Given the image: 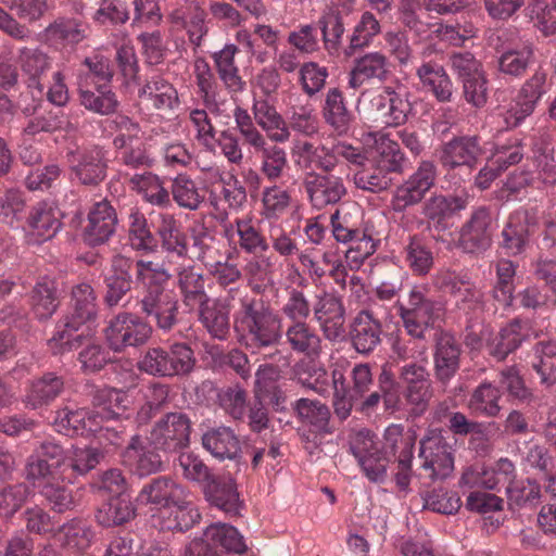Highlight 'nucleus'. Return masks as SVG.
Segmentation results:
<instances>
[{
	"instance_id": "53",
	"label": "nucleus",
	"mask_w": 556,
	"mask_h": 556,
	"mask_svg": "<svg viewBox=\"0 0 556 556\" xmlns=\"http://www.w3.org/2000/svg\"><path fill=\"white\" fill-rule=\"evenodd\" d=\"M178 288L182 294L184 303L193 308L207 299L204 290L203 275L192 266L178 267Z\"/></svg>"
},
{
	"instance_id": "5",
	"label": "nucleus",
	"mask_w": 556,
	"mask_h": 556,
	"mask_svg": "<svg viewBox=\"0 0 556 556\" xmlns=\"http://www.w3.org/2000/svg\"><path fill=\"white\" fill-rule=\"evenodd\" d=\"M352 384L346 381L342 370L333 369L332 407L337 418L345 420L351 416L354 405L369 391L372 384V375L368 364H358L351 371Z\"/></svg>"
},
{
	"instance_id": "13",
	"label": "nucleus",
	"mask_w": 556,
	"mask_h": 556,
	"mask_svg": "<svg viewBox=\"0 0 556 556\" xmlns=\"http://www.w3.org/2000/svg\"><path fill=\"white\" fill-rule=\"evenodd\" d=\"M152 328L138 316L123 313L113 318L105 329L110 348H136L143 345Z\"/></svg>"
},
{
	"instance_id": "45",
	"label": "nucleus",
	"mask_w": 556,
	"mask_h": 556,
	"mask_svg": "<svg viewBox=\"0 0 556 556\" xmlns=\"http://www.w3.org/2000/svg\"><path fill=\"white\" fill-rule=\"evenodd\" d=\"M94 517L101 527H118L136 517V507L126 495L112 496L97 509Z\"/></svg>"
},
{
	"instance_id": "1",
	"label": "nucleus",
	"mask_w": 556,
	"mask_h": 556,
	"mask_svg": "<svg viewBox=\"0 0 556 556\" xmlns=\"http://www.w3.org/2000/svg\"><path fill=\"white\" fill-rule=\"evenodd\" d=\"M136 301L140 312L153 317L159 328L168 330L176 323L178 301L167 290L161 279L167 281L169 275L151 261L136 262Z\"/></svg>"
},
{
	"instance_id": "7",
	"label": "nucleus",
	"mask_w": 556,
	"mask_h": 556,
	"mask_svg": "<svg viewBox=\"0 0 556 556\" xmlns=\"http://www.w3.org/2000/svg\"><path fill=\"white\" fill-rule=\"evenodd\" d=\"M419 444L418 456L425 477L432 481L450 477L454 470L453 448L443 431L429 430Z\"/></svg>"
},
{
	"instance_id": "58",
	"label": "nucleus",
	"mask_w": 556,
	"mask_h": 556,
	"mask_svg": "<svg viewBox=\"0 0 556 556\" xmlns=\"http://www.w3.org/2000/svg\"><path fill=\"white\" fill-rule=\"evenodd\" d=\"M202 540L211 546L219 545L227 552L236 554H242L247 551L243 538L237 529L226 523L218 522L208 526L203 533Z\"/></svg>"
},
{
	"instance_id": "54",
	"label": "nucleus",
	"mask_w": 556,
	"mask_h": 556,
	"mask_svg": "<svg viewBox=\"0 0 556 556\" xmlns=\"http://www.w3.org/2000/svg\"><path fill=\"white\" fill-rule=\"evenodd\" d=\"M63 389L64 381L62 377L48 372L31 383L25 402L31 408H38L56 399Z\"/></svg>"
},
{
	"instance_id": "3",
	"label": "nucleus",
	"mask_w": 556,
	"mask_h": 556,
	"mask_svg": "<svg viewBox=\"0 0 556 556\" xmlns=\"http://www.w3.org/2000/svg\"><path fill=\"white\" fill-rule=\"evenodd\" d=\"M235 327L245 333L251 343L268 346L281 339V319L262 299L245 295L235 315Z\"/></svg>"
},
{
	"instance_id": "49",
	"label": "nucleus",
	"mask_w": 556,
	"mask_h": 556,
	"mask_svg": "<svg viewBox=\"0 0 556 556\" xmlns=\"http://www.w3.org/2000/svg\"><path fill=\"white\" fill-rule=\"evenodd\" d=\"M534 61L533 47L529 42H522L514 48H508L498 59V71L510 77H521Z\"/></svg>"
},
{
	"instance_id": "26",
	"label": "nucleus",
	"mask_w": 556,
	"mask_h": 556,
	"mask_svg": "<svg viewBox=\"0 0 556 556\" xmlns=\"http://www.w3.org/2000/svg\"><path fill=\"white\" fill-rule=\"evenodd\" d=\"M483 152L478 136H459L442 147L440 162L446 169L466 167L471 170L477 166Z\"/></svg>"
},
{
	"instance_id": "10",
	"label": "nucleus",
	"mask_w": 556,
	"mask_h": 556,
	"mask_svg": "<svg viewBox=\"0 0 556 556\" xmlns=\"http://www.w3.org/2000/svg\"><path fill=\"white\" fill-rule=\"evenodd\" d=\"M191 421L186 414L168 413L152 428L150 443L156 450L177 452L189 445Z\"/></svg>"
},
{
	"instance_id": "31",
	"label": "nucleus",
	"mask_w": 556,
	"mask_h": 556,
	"mask_svg": "<svg viewBox=\"0 0 556 556\" xmlns=\"http://www.w3.org/2000/svg\"><path fill=\"white\" fill-rule=\"evenodd\" d=\"M138 96L148 106L161 112H172L180 104L177 89L159 75L148 78L139 89Z\"/></svg>"
},
{
	"instance_id": "64",
	"label": "nucleus",
	"mask_w": 556,
	"mask_h": 556,
	"mask_svg": "<svg viewBox=\"0 0 556 556\" xmlns=\"http://www.w3.org/2000/svg\"><path fill=\"white\" fill-rule=\"evenodd\" d=\"M31 305L35 316L45 320L50 318L59 306V298L53 281L38 282L31 292Z\"/></svg>"
},
{
	"instance_id": "56",
	"label": "nucleus",
	"mask_w": 556,
	"mask_h": 556,
	"mask_svg": "<svg viewBox=\"0 0 556 556\" xmlns=\"http://www.w3.org/2000/svg\"><path fill=\"white\" fill-rule=\"evenodd\" d=\"M378 167L383 168L392 174L402 170L404 154L399 143L392 140L388 135L379 134L376 139L375 152L369 160Z\"/></svg>"
},
{
	"instance_id": "25",
	"label": "nucleus",
	"mask_w": 556,
	"mask_h": 556,
	"mask_svg": "<svg viewBox=\"0 0 556 556\" xmlns=\"http://www.w3.org/2000/svg\"><path fill=\"white\" fill-rule=\"evenodd\" d=\"M304 188L312 205L319 210L337 204L346 194L343 179L333 174L307 172Z\"/></svg>"
},
{
	"instance_id": "11",
	"label": "nucleus",
	"mask_w": 556,
	"mask_h": 556,
	"mask_svg": "<svg viewBox=\"0 0 556 556\" xmlns=\"http://www.w3.org/2000/svg\"><path fill=\"white\" fill-rule=\"evenodd\" d=\"M432 51V45L422 49L416 76L426 93H430L438 102L447 103L453 100L454 84L442 64L428 59Z\"/></svg>"
},
{
	"instance_id": "27",
	"label": "nucleus",
	"mask_w": 556,
	"mask_h": 556,
	"mask_svg": "<svg viewBox=\"0 0 556 556\" xmlns=\"http://www.w3.org/2000/svg\"><path fill=\"white\" fill-rule=\"evenodd\" d=\"M134 261L122 254H116L111 260L109 271L104 275V303L110 306H116L122 299L131 290L132 277L131 268Z\"/></svg>"
},
{
	"instance_id": "6",
	"label": "nucleus",
	"mask_w": 556,
	"mask_h": 556,
	"mask_svg": "<svg viewBox=\"0 0 556 556\" xmlns=\"http://www.w3.org/2000/svg\"><path fill=\"white\" fill-rule=\"evenodd\" d=\"M397 304L405 330L414 339H425L443 315L442 304L429 299L419 288L410 290L407 304Z\"/></svg>"
},
{
	"instance_id": "55",
	"label": "nucleus",
	"mask_w": 556,
	"mask_h": 556,
	"mask_svg": "<svg viewBox=\"0 0 556 556\" xmlns=\"http://www.w3.org/2000/svg\"><path fill=\"white\" fill-rule=\"evenodd\" d=\"M382 334L380 321H376L365 313H358L355 316L350 331L353 348H375L381 343Z\"/></svg>"
},
{
	"instance_id": "17",
	"label": "nucleus",
	"mask_w": 556,
	"mask_h": 556,
	"mask_svg": "<svg viewBox=\"0 0 556 556\" xmlns=\"http://www.w3.org/2000/svg\"><path fill=\"white\" fill-rule=\"evenodd\" d=\"M62 226L61 212L52 203L39 202L31 207L24 231L27 243L41 244L52 239Z\"/></svg>"
},
{
	"instance_id": "39",
	"label": "nucleus",
	"mask_w": 556,
	"mask_h": 556,
	"mask_svg": "<svg viewBox=\"0 0 556 556\" xmlns=\"http://www.w3.org/2000/svg\"><path fill=\"white\" fill-rule=\"evenodd\" d=\"M195 84L204 106L211 113H218L226 98L208 63L199 59L194 63Z\"/></svg>"
},
{
	"instance_id": "35",
	"label": "nucleus",
	"mask_w": 556,
	"mask_h": 556,
	"mask_svg": "<svg viewBox=\"0 0 556 556\" xmlns=\"http://www.w3.org/2000/svg\"><path fill=\"white\" fill-rule=\"evenodd\" d=\"M325 123L338 135H345L351 128L353 114L348 109L344 93L337 87L329 88L321 102Z\"/></svg>"
},
{
	"instance_id": "4",
	"label": "nucleus",
	"mask_w": 556,
	"mask_h": 556,
	"mask_svg": "<svg viewBox=\"0 0 556 556\" xmlns=\"http://www.w3.org/2000/svg\"><path fill=\"white\" fill-rule=\"evenodd\" d=\"M294 153L299 156V164L304 169L319 170L321 174H331L341 159L355 165L363 164L365 160L361 148L353 147L345 141H338L328 147L300 140L295 143Z\"/></svg>"
},
{
	"instance_id": "14",
	"label": "nucleus",
	"mask_w": 556,
	"mask_h": 556,
	"mask_svg": "<svg viewBox=\"0 0 556 556\" xmlns=\"http://www.w3.org/2000/svg\"><path fill=\"white\" fill-rule=\"evenodd\" d=\"M375 434L366 429L356 432L350 441V450L358 459L366 477L374 481H383L387 473V457L380 455Z\"/></svg>"
},
{
	"instance_id": "22",
	"label": "nucleus",
	"mask_w": 556,
	"mask_h": 556,
	"mask_svg": "<svg viewBox=\"0 0 556 556\" xmlns=\"http://www.w3.org/2000/svg\"><path fill=\"white\" fill-rule=\"evenodd\" d=\"M490 211L480 206L472 211L470 218L462 226L458 243L466 253H482L492 242Z\"/></svg>"
},
{
	"instance_id": "32",
	"label": "nucleus",
	"mask_w": 556,
	"mask_h": 556,
	"mask_svg": "<svg viewBox=\"0 0 556 556\" xmlns=\"http://www.w3.org/2000/svg\"><path fill=\"white\" fill-rule=\"evenodd\" d=\"M383 439L380 455L387 457V465L391 457H394L402 471L408 470L412 465L415 434L404 433L401 425H391L386 429Z\"/></svg>"
},
{
	"instance_id": "52",
	"label": "nucleus",
	"mask_w": 556,
	"mask_h": 556,
	"mask_svg": "<svg viewBox=\"0 0 556 556\" xmlns=\"http://www.w3.org/2000/svg\"><path fill=\"white\" fill-rule=\"evenodd\" d=\"M129 182L131 189L141 194L144 201L159 206L170 204V193L156 175L148 172L135 174L130 177Z\"/></svg>"
},
{
	"instance_id": "38",
	"label": "nucleus",
	"mask_w": 556,
	"mask_h": 556,
	"mask_svg": "<svg viewBox=\"0 0 556 556\" xmlns=\"http://www.w3.org/2000/svg\"><path fill=\"white\" fill-rule=\"evenodd\" d=\"M231 227L238 236L239 248L248 254L269 252V242L261 229V220L248 214L237 217Z\"/></svg>"
},
{
	"instance_id": "36",
	"label": "nucleus",
	"mask_w": 556,
	"mask_h": 556,
	"mask_svg": "<svg viewBox=\"0 0 556 556\" xmlns=\"http://www.w3.org/2000/svg\"><path fill=\"white\" fill-rule=\"evenodd\" d=\"M245 262L243 274L248 286L256 293L261 294L266 287L274 283V273L277 257L273 252H258Z\"/></svg>"
},
{
	"instance_id": "44",
	"label": "nucleus",
	"mask_w": 556,
	"mask_h": 556,
	"mask_svg": "<svg viewBox=\"0 0 556 556\" xmlns=\"http://www.w3.org/2000/svg\"><path fill=\"white\" fill-rule=\"evenodd\" d=\"M103 453L93 446H72L67 450V459L62 480L72 481L76 477L86 476L102 460Z\"/></svg>"
},
{
	"instance_id": "12",
	"label": "nucleus",
	"mask_w": 556,
	"mask_h": 556,
	"mask_svg": "<svg viewBox=\"0 0 556 556\" xmlns=\"http://www.w3.org/2000/svg\"><path fill=\"white\" fill-rule=\"evenodd\" d=\"M68 163L74 179L81 185L96 186L106 177V151L99 146L71 152Z\"/></svg>"
},
{
	"instance_id": "18",
	"label": "nucleus",
	"mask_w": 556,
	"mask_h": 556,
	"mask_svg": "<svg viewBox=\"0 0 556 556\" xmlns=\"http://www.w3.org/2000/svg\"><path fill=\"white\" fill-rule=\"evenodd\" d=\"M538 226L536 211L519 208L513 212L503 228V248L509 255H518L525 252L530 241V236Z\"/></svg>"
},
{
	"instance_id": "62",
	"label": "nucleus",
	"mask_w": 556,
	"mask_h": 556,
	"mask_svg": "<svg viewBox=\"0 0 556 556\" xmlns=\"http://www.w3.org/2000/svg\"><path fill=\"white\" fill-rule=\"evenodd\" d=\"M288 131H294L304 137H314L319 132V121L312 105H294L288 111Z\"/></svg>"
},
{
	"instance_id": "51",
	"label": "nucleus",
	"mask_w": 556,
	"mask_h": 556,
	"mask_svg": "<svg viewBox=\"0 0 556 556\" xmlns=\"http://www.w3.org/2000/svg\"><path fill=\"white\" fill-rule=\"evenodd\" d=\"M200 306V318L208 332L217 339H224L229 331V312L218 300H204Z\"/></svg>"
},
{
	"instance_id": "19",
	"label": "nucleus",
	"mask_w": 556,
	"mask_h": 556,
	"mask_svg": "<svg viewBox=\"0 0 556 556\" xmlns=\"http://www.w3.org/2000/svg\"><path fill=\"white\" fill-rule=\"evenodd\" d=\"M400 378L405 383L404 396L410 413L414 416L422 415L433 395L428 372L421 366L409 364L402 367Z\"/></svg>"
},
{
	"instance_id": "15",
	"label": "nucleus",
	"mask_w": 556,
	"mask_h": 556,
	"mask_svg": "<svg viewBox=\"0 0 556 556\" xmlns=\"http://www.w3.org/2000/svg\"><path fill=\"white\" fill-rule=\"evenodd\" d=\"M545 83L546 74L542 71H536L526 80L517 97L504 113V121L508 128L519 126L526 117L533 113L535 105L546 92Z\"/></svg>"
},
{
	"instance_id": "59",
	"label": "nucleus",
	"mask_w": 556,
	"mask_h": 556,
	"mask_svg": "<svg viewBox=\"0 0 556 556\" xmlns=\"http://www.w3.org/2000/svg\"><path fill=\"white\" fill-rule=\"evenodd\" d=\"M294 409L302 422L311 426L318 432H330L329 421L331 414L326 404L317 400L300 399L295 402Z\"/></svg>"
},
{
	"instance_id": "61",
	"label": "nucleus",
	"mask_w": 556,
	"mask_h": 556,
	"mask_svg": "<svg viewBox=\"0 0 556 556\" xmlns=\"http://www.w3.org/2000/svg\"><path fill=\"white\" fill-rule=\"evenodd\" d=\"M54 479H43V481H28L34 488L39 490V493L51 506V509L56 513H65L75 506L74 498L70 490L64 485L55 482Z\"/></svg>"
},
{
	"instance_id": "47",
	"label": "nucleus",
	"mask_w": 556,
	"mask_h": 556,
	"mask_svg": "<svg viewBox=\"0 0 556 556\" xmlns=\"http://www.w3.org/2000/svg\"><path fill=\"white\" fill-rule=\"evenodd\" d=\"M380 33V21L374 12L364 11L348 37L349 46L345 49V54L351 56L356 51L370 47Z\"/></svg>"
},
{
	"instance_id": "9",
	"label": "nucleus",
	"mask_w": 556,
	"mask_h": 556,
	"mask_svg": "<svg viewBox=\"0 0 556 556\" xmlns=\"http://www.w3.org/2000/svg\"><path fill=\"white\" fill-rule=\"evenodd\" d=\"M67 459V450L65 451L59 443L46 440L39 444L31 455L28 456L24 477L26 481H43V479H54L56 475H64V468Z\"/></svg>"
},
{
	"instance_id": "60",
	"label": "nucleus",
	"mask_w": 556,
	"mask_h": 556,
	"mask_svg": "<svg viewBox=\"0 0 556 556\" xmlns=\"http://www.w3.org/2000/svg\"><path fill=\"white\" fill-rule=\"evenodd\" d=\"M126 453L129 458L136 459L135 470L140 477H147L163 469V462L160 455L148 450L139 435L131 438Z\"/></svg>"
},
{
	"instance_id": "28",
	"label": "nucleus",
	"mask_w": 556,
	"mask_h": 556,
	"mask_svg": "<svg viewBox=\"0 0 556 556\" xmlns=\"http://www.w3.org/2000/svg\"><path fill=\"white\" fill-rule=\"evenodd\" d=\"M117 215L108 200L94 203L88 213V223L85 227V240L90 245L106 242L115 232Z\"/></svg>"
},
{
	"instance_id": "8",
	"label": "nucleus",
	"mask_w": 556,
	"mask_h": 556,
	"mask_svg": "<svg viewBox=\"0 0 556 556\" xmlns=\"http://www.w3.org/2000/svg\"><path fill=\"white\" fill-rule=\"evenodd\" d=\"M437 175V166L433 162H420L415 172L396 187L391 200L392 210L403 213L407 207L420 203L434 186Z\"/></svg>"
},
{
	"instance_id": "46",
	"label": "nucleus",
	"mask_w": 556,
	"mask_h": 556,
	"mask_svg": "<svg viewBox=\"0 0 556 556\" xmlns=\"http://www.w3.org/2000/svg\"><path fill=\"white\" fill-rule=\"evenodd\" d=\"M54 536L65 548L86 551L92 544L94 531L85 520L73 518L59 527Z\"/></svg>"
},
{
	"instance_id": "29",
	"label": "nucleus",
	"mask_w": 556,
	"mask_h": 556,
	"mask_svg": "<svg viewBox=\"0 0 556 556\" xmlns=\"http://www.w3.org/2000/svg\"><path fill=\"white\" fill-rule=\"evenodd\" d=\"M370 105L377 111L382 123L391 127L405 124L412 111L408 99L390 86L383 87L381 92L370 100Z\"/></svg>"
},
{
	"instance_id": "50",
	"label": "nucleus",
	"mask_w": 556,
	"mask_h": 556,
	"mask_svg": "<svg viewBox=\"0 0 556 556\" xmlns=\"http://www.w3.org/2000/svg\"><path fill=\"white\" fill-rule=\"evenodd\" d=\"M431 27L437 38L454 47L464 46L466 41L476 38L479 33L470 15H463L455 24L435 23Z\"/></svg>"
},
{
	"instance_id": "33",
	"label": "nucleus",
	"mask_w": 556,
	"mask_h": 556,
	"mask_svg": "<svg viewBox=\"0 0 556 556\" xmlns=\"http://www.w3.org/2000/svg\"><path fill=\"white\" fill-rule=\"evenodd\" d=\"M468 206V197L435 194L424 204V215L438 232L448 229V218Z\"/></svg>"
},
{
	"instance_id": "20",
	"label": "nucleus",
	"mask_w": 556,
	"mask_h": 556,
	"mask_svg": "<svg viewBox=\"0 0 556 556\" xmlns=\"http://www.w3.org/2000/svg\"><path fill=\"white\" fill-rule=\"evenodd\" d=\"M139 365L147 372L172 376L189 372L194 358L192 350H148Z\"/></svg>"
},
{
	"instance_id": "16",
	"label": "nucleus",
	"mask_w": 556,
	"mask_h": 556,
	"mask_svg": "<svg viewBox=\"0 0 556 556\" xmlns=\"http://www.w3.org/2000/svg\"><path fill=\"white\" fill-rule=\"evenodd\" d=\"M392 75V63L381 51H370L356 58L349 73L348 85L358 89L368 84H384Z\"/></svg>"
},
{
	"instance_id": "48",
	"label": "nucleus",
	"mask_w": 556,
	"mask_h": 556,
	"mask_svg": "<svg viewBox=\"0 0 556 556\" xmlns=\"http://www.w3.org/2000/svg\"><path fill=\"white\" fill-rule=\"evenodd\" d=\"M170 194L179 207L197 211L205 200V190L187 174H179L172 180Z\"/></svg>"
},
{
	"instance_id": "30",
	"label": "nucleus",
	"mask_w": 556,
	"mask_h": 556,
	"mask_svg": "<svg viewBox=\"0 0 556 556\" xmlns=\"http://www.w3.org/2000/svg\"><path fill=\"white\" fill-rule=\"evenodd\" d=\"M331 232L337 242L351 243L370 236L363 225L362 212L356 205H342L330 217Z\"/></svg>"
},
{
	"instance_id": "57",
	"label": "nucleus",
	"mask_w": 556,
	"mask_h": 556,
	"mask_svg": "<svg viewBox=\"0 0 556 556\" xmlns=\"http://www.w3.org/2000/svg\"><path fill=\"white\" fill-rule=\"evenodd\" d=\"M86 24L77 20H58L46 28V39L50 45L59 47L66 43H78L86 37Z\"/></svg>"
},
{
	"instance_id": "40",
	"label": "nucleus",
	"mask_w": 556,
	"mask_h": 556,
	"mask_svg": "<svg viewBox=\"0 0 556 556\" xmlns=\"http://www.w3.org/2000/svg\"><path fill=\"white\" fill-rule=\"evenodd\" d=\"M54 427L66 435L94 432L100 426L98 416L85 408L62 407L55 413Z\"/></svg>"
},
{
	"instance_id": "2",
	"label": "nucleus",
	"mask_w": 556,
	"mask_h": 556,
	"mask_svg": "<svg viewBox=\"0 0 556 556\" xmlns=\"http://www.w3.org/2000/svg\"><path fill=\"white\" fill-rule=\"evenodd\" d=\"M97 296L88 283H79L72 290V313L56 325L50 342L53 348H97L80 328L97 316Z\"/></svg>"
},
{
	"instance_id": "43",
	"label": "nucleus",
	"mask_w": 556,
	"mask_h": 556,
	"mask_svg": "<svg viewBox=\"0 0 556 556\" xmlns=\"http://www.w3.org/2000/svg\"><path fill=\"white\" fill-rule=\"evenodd\" d=\"M90 395L93 406L98 408L93 414L98 416L100 422L104 419L110 420L123 416L130 404L128 395L116 389L92 388Z\"/></svg>"
},
{
	"instance_id": "23",
	"label": "nucleus",
	"mask_w": 556,
	"mask_h": 556,
	"mask_svg": "<svg viewBox=\"0 0 556 556\" xmlns=\"http://www.w3.org/2000/svg\"><path fill=\"white\" fill-rule=\"evenodd\" d=\"M250 148L258 155V170L266 181L282 184L289 177L291 165L288 153L279 143L271 142L265 137Z\"/></svg>"
},
{
	"instance_id": "63",
	"label": "nucleus",
	"mask_w": 556,
	"mask_h": 556,
	"mask_svg": "<svg viewBox=\"0 0 556 556\" xmlns=\"http://www.w3.org/2000/svg\"><path fill=\"white\" fill-rule=\"evenodd\" d=\"M502 396L501 390L495 386L483 382L472 392L468 407L480 415L495 417L501 412L498 401Z\"/></svg>"
},
{
	"instance_id": "21",
	"label": "nucleus",
	"mask_w": 556,
	"mask_h": 556,
	"mask_svg": "<svg viewBox=\"0 0 556 556\" xmlns=\"http://www.w3.org/2000/svg\"><path fill=\"white\" fill-rule=\"evenodd\" d=\"M251 112L256 125L266 134L265 137L275 143H286L290 139L286 118L278 112L275 100L258 97L253 92Z\"/></svg>"
},
{
	"instance_id": "34",
	"label": "nucleus",
	"mask_w": 556,
	"mask_h": 556,
	"mask_svg": "<svg viewBox=\"0 0 556 556\" xmlns=\"http://www.w3.org/2000/svg\"><path fill=\"white\" fill-rule=\"evenodd\" d=\"M77 94L85 110L101 116L114 114L119 106L117 96L110 86H88L87 80H84L77 83Z\"/></svg>"
},
{
	"instance_id": "24",
	"label": "nucleus",
	"mask_w": 556,
	"mask_h": 556,
	"mask_svg": "<svg viewBox=\"0 0 556 556\" xmlns=\"http://www.w3.org/2000/svg\"><path fill=\"white\" fill-rule=\"evenodd\" d=\"M186 489L168 476L152 478L142 485L136 502L138 505L150 506L152 509L169 508L173 504L182 503Z\"/></svg>"
},
{
	"instance_id": "37",
	"label": "nucleus",
	"mask_w": 556,
	"mask_h": 556,
	"mask_svg": "<svg viewBox=\"0 0 556 556\" xmlns=\"http://www.w3.org/2000/svg\"><path fill=\"white\" fill-rule=\"evenodd\" d=\"M206 500L220 510L238 515L242 507L236 483L230 477H215L203 488Z\"/></svg>"
},
{
	"instance_id": "41",
	"label": "nucleus",
	"mask_w": 556,
	"mask_h": 556,
	"mask_svg": "<svg viewBox=\"0 0 556 556\" xmlns=\"http://www.w3.org/2000/svg\"><path fill=\"white\" fill-rule=\"evenodd\" d=\"M203 447L215 458L235 459L240 451V441L229 427H215L202 435Z\"/></svg>"
},
{
	"instance_id": "42",
	"label": "nucleus",
	"mask_w": 556,
	"mask_h": 556,
	"mask_svg": "<svg viewBox=\"0 0 556 556\" xmlns=\"http://www.w3.org/2000/svg\"><path fill=\"white\" fill-rule=\"evenodd\" d=\"M128 242L131 249L142 254L154 253L157 250L159 241L152 232L151 227L137 207H131L127 217Z\"/></svg>"
}]
</instances>
